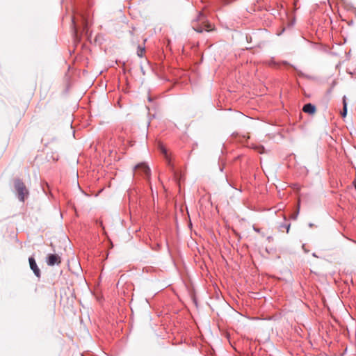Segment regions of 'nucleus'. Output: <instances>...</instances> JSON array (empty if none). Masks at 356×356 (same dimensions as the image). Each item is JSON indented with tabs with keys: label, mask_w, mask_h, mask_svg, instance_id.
I'll list each match as a JSON object with an SVG mask.
<instances>
[{
	"label": "nucleus",
	"mask_w": 356,
	"mask_h": 356,
	"mask_svg": "<svg viewBox=\"0 0 356 356\" xmlns=\"http://www.w3.org/2000/svg\"><path fill=\"white\" fill-rule=\"evenodd\" d=\"M302 111L305 113H307L309 114H313V113H314V112L316 111V107L314 105L309 103V104L304 105V106L302 108Z\"/></svg>",
	"instance_id": "5"
},
{
	"label": "nucleus",
	"mask_w": 356,
	"mask_h": 356,
	"mask_svg": "<svg viewBox=\"0 0 356 356\" xmlns=\"http://www.w3.org/2000/svg\"><path fill=\"white\" fill-rule=\"evenodd\" d=\"M354 185H355V190H356V181L354 182Z\"/></svg>",
	"instance_id": "14"
},
{
	"label": "nucleus",
	"mask_w": 356,
	"mask_h": 356,
	"mask_svg": "<svg viewBox=\"0 0 356 356\" xmlns=\"http://www.w3.org/2000/svg\"><path fill=\"white\" fill-rule=\"evenodd\" d=\"M29 261L30 268L33 270L34 275L37 277L40 278L41 276V273H40V268H38V266L36 264L35 259L33 257H30L29 258Z\"/></svg>",
	"instance_id": "3"
},
{
	"label": "nucleus",
	"mask_w": 356,
	"mask_h": 356,
	"mask_svg": "<svg viewBox=\"0 0 356 356\" xmlns=\"http://www.w3.org/2000/svg\"><path fill=\"white\" fill-rule=\"evenodd\" d=\"M160 148H161V152L165 155V157L166 160L168 161V165H171L170 164V159L168 157L166 149L164 147H163V146H161Z\"/></svg>",
	"instance_id": "9"
},
{
	"label": "nucleus",
	"mask_w": 356,
	"mask_h": 356,
	"mask_svg": "<svg viewBox=\"0 0 356 356\" xmlns=\"http://www.w3.org/2000/svg\"><path fill=\"white\" fill-rule=\"evenodd\" d=\"M272 238L271 236L268 237V241H270Z\"/></svg>",
	"instance_id": "15"
},
{
	"label": "nucleus",
	"mask_w": 356,
	"mask_h": 356,
	"mask_svg": "<svg viewBox=\"0 0 356 356\" xmlns=\"http://www.w3.org/2000/svg\"><path fill=\"white\" fill-rule=\"evenodd\" d=\"M145 49L144 47L138 46L137 49V55L142 58L145 54Z\"/></svg>",
	"instance_id": "8"
},
{
	"label": "nucleus",
	"mask_w": 356,
	"mask_h": 356,
	"mask_svg": "<svg viewBox=\"0 0 356 356\" xmlns=\"http://www.w3.org/2000/svg\"><path fill=\"white\" fill-rule=\"evenodd\" d=\"M61 262L60 257L56 254H50L47 257V264L48 266H54L60 264Z\"/></svg>",
	"instance_id": "2"
},
{
	"label": "nucleus",
	"mask_w": 356,
	"mask_h": 356,
	"mask_svg": "<svg viewBox=\"0 0 356 356\" xmlns=\"http://www.w3.org/2000/svg\"><path fill=\"white\" fill-rule=\"evenodd\" d=\"M341 114L343 118H345L347 114V103L346 96H343V111H341Z\"/></svg>",
	"instance_id": "7"
},
{
	"label": "nucleus",
	"mask_w": 356,
	"mask_h": 356,
	"mask_svg": "<svg viewBox=\"0 0 356 356\" xmlns=\"http://www.w3.org/2000/svg\"><path fill=\"white\" fill-rule=\"evenodd\" d=\"M211 24H207L204 25V26H198L197 27L193 26V29L197 32L202 33L203 31H211Z\"/></svg>",
	"instance_id": "6"
},
{
	"label": "nucleus",
	"mask_w": 356,
	"mask_h": 356,
	"mask_svg": "<svg viewBox=\"0 0 356 356\" xmlns=\"http://www.w3.org/2000/svg\"><path fill=\"white\" fill-rule=\"evenodd\" d=\"M135 170L136 172H140L143 175L147 177H149L150 175V169L145 163H141L136 165Z\"/></svg>",
	"instance_id": "4"
},
{
	"label": "nucleus",
	"mask_w": 356,
	"mask_h": 356,
	"mask_svg": "<svg viewBox=\"0 0 356 356\" xmlns=\"http://www.w3.org/2000/svg\"><path fill=\"white\" fill-rule=\"evenodd\" d=\"M290 226H291L290 224L282 223L280 225L279 228H280V230H281V231H282L284 229H285L286 231V233H289V229H290Z\"/></svg>",
	"instance_id": "10"
},
{
	"label": "nucleus",
	"mask_w": 356,
	"mask_h": 356,
	"mask_svg": "<svg viewBox=\"0 0 356 356\" xmlns=\"http://www.w3.org/2000/svg\"><path fill=\"white\" fill-rule=\"evenodd\" d=\"M15 188L17 193L18 199L24 202L29 196V192L26 188L25 184L20 179H15L14 181Z\"/></svg>",
	"instance_id": "1"
},
{
	"label": "nucleus",
	"mask_w": 356,
	"mask_h": 356,
	"mask_svg": "<svg viewBox=\"0 0 356 356\" xmlns=\"http://www.w3.org/2000/svg\"><path fill=\"white\" fill-rule=\"evenodd\" d=\"M253 229H254V230L256 232H258V233H259V232H260V229H259V228L254 227Z\"/></svg>",
	"instance_id": "12"
},
{
	"label": "nucleus",
	"mask_w": 356,
	"mask_h": 356,
	"mask_svg": "<svg viewBox=\"0 0 356 356\" xmlns=\"http://www.w3.org/2000/svg\"><path fill=\"white\" fill-rule=\"evenodd\" d=\"M73 24H74V22H73ZM74 33L76 34V29H75V25H74Z\"/></svg>",
	"instance_id": "13"
},
{
	"label": "nucleus",
	"mask_w": 356,
	"mask_h": 356,
	"mask_svg": "<svg viewBox=\"0 0 356 356\" xmlns=\"http://www.w3.org/2000/svg\"><path fill=\"white\" fill-rule=\"evenodd\" d=\"M203 17H204L202 13H200L198 20L202 21L203 19Z\"/></svg>",
	"instance_id": "11"
}]
</instances>
